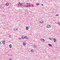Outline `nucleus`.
<instances>
[{
	"instance_id": "4468645a",
	"label": "nucleus",
	"mask_w": 60,
	"mask_h": 60,
	"mask_svg": "<svg viewBox=\"0 0 60 60\" xmlns=\"http://www.w3.org/2000/svg\"><path fill=\"white\" fill-rule=\"evenodd\" d=\"M29 27H26V30H28V28Z\"/></svg>"
},
{
	"instance_id": "bb28decb",
	"label": "nucleus",
	"mask_w": 60,
	"mask_h": 60,
	"mask_svg": "<svg viewBox=\"0 0 60 60\" xmlns=\"http://www.w3.org/2000/svg\"><path fill=\"white\" fill-rule=\"evenodd\" d=\"M30 5H31V4H30Z\"/></svg>"
},
{
	"instance_id": "aec40b11",
	"label": "nucleus",
	"mask_w": 60,
	"mask_h": 60,
	"mask_svg": "<svg viewBox=\"0 0 60 60\" xmlns=\"http://www.w3.org/2000/svg\"><path fill=\"white\" fill-rule=\"evenodd\" d=\"M58 24L59 25H60V23L59 22H58Z\"/></svg>"
},
{
	"instance_id": "9b49d317",
	"label": "nucleus",
	"mask_w": 60,
	"mask_h": 60,
	"mask_svg": "<svg viewBox=\"0 0 60 60\" xmlns=\"http://www.w3.org/2000/svg\"><path fill=\"white\" fill-rule=\"evenodd\" d=\"M27 4L26 5H24V6L25 7H27Z\"/></svg>"
},
{
	"instance_id": "f3484780",
	"label": "nucleus",
	"mask_w": 60,
	"mask_h": 60,
	"mask_svg": "<svg viewBox=\"0 0 60 60\" xmlns=\"http://www.w3.org/2000/svg\"><path fill=\"white\" fill-rule=\"evenodd\" d=\"M36 5H40V4L39 3H37L36 4Z\"/></svg>"
},
{
	"instance_id": "412c9836",
	"label": "nucleus",
	"mask_w": 60,
	"mask_h": 60,
	"mask_svg": "<svg viewBox=\"0 0 60 60\" xmlns=\"http://www.w3.org/2000/svg\"><path fill=\"white\" fill-rule=\"evenodd\" d=\"M19 40H21V38H19Z\"/></svg>"
},
{
	"instance_id": "0eeeda50",
	"label": "nucleus",
	"mask_w": 60,
	"mask_h": 60,
	"mask_svg": "<svg viewBox=\"0 0 60 60\" xmlns=\"http://www.w3.org/2000/svg\"><path fill=\"white\" fill-rule=\"evenodd\" d=\"M9 48H12V45L10 44L9 45Z\"/></svg>"
},
{
	"instance_id": "dca6fc26",
	"label": "nucleus",
	"mask_w": 60,
	"mask_h": 60,
	"mask_svg": "<svg viewBox=\"0 0 60 60\" xmlns=\"http://www.w3.org/2000/svg\"><path fill=\"white\" fill-rule=\"evenodd\" d=\"M48 45L50 47H51V46H52V45L50 44H48Z\"/></svg>"
},
{
	"instance_id": "9d476101",
	"label": "nucleus",
	"mask_w": 60,
	"mask_h": 60,
	"mask_svg": "<svg viewBox=\"0 0 60 60\" xmlns=\"http://www.w3.org/2000/svg\"><path fill=\"white\" fill-rule=\"evenodd\" d=\"M18 5H19V6H22V4H21L20 3H18Z\"/></svg>"
},
{
	"instance_id": "a878e982",
	"label": "nucleus",
	"mask_w": 60,
	"mask_h": 60,
	"mask_svg": "<svg viewBox=\"0 0 60 60\" xmlns=\"http://www.w3.org/2000/svg\"><path fill=\"white\" fill-rule=\"evenodd\" d=\"M9 60H12V59H10Z\"/></svg>"
},
{
	"instance_id": "2eb2a0df",
	"label": "nucleus",
	"mask_w": 60,
	"mask_h": 60,
	"mask_svg": "<svg viewBox=\"0 0 60 60\" xmlns=\"http://www.w3.org/2000/svg\"><path fill=\"white\" fill-rule=\"evenodd\" d=\"M2 42L3 44H4V43H5V42H4V41H2Z\"/></svg>"
},
{
	"instance_id": "4be33fe9",
	"label": "nucleus",
	"mask_w": 60,
	"mask_h": 60,
	"mask_svg": "<svg viewBox=\"0 0 60 60\" xmlns=\"http://www.w3.org/2000/svg\"><path fill=\"white\" fill-rule=\"evenodd\" d=\"M41 5H42V6H43V4H41Z\"/></svg>"
},
{
	"instance_id": "f8f14e48",
	"label": "nucleus",
	"mask_w": 60,
	"mask_h": 60,
	"mask_svg": "<svg viewBox=\"0 0 60 60\" xmlns=\"http://www.w3.org/2000/svg\"><path fill=\"white\" fill-rule=\"evenodd\" d=\"M30 51L31 52H34V50L33 49H31V50Z\"/></svg>"
},
{
	"instance_id": "b1692460",
	"label": "nucleus",
	"mask_w": 60,
	"mask_h": 60,
	"mask_svg": "<svg viewBox=\"0 0 60 60\" xmlns=\"http://www.w3.org/2000/svg\"><path fill=\"white\" fill-rule=\"evenodd\" d=\"M9 37L10 38H11V35L9 36Z\"/></svg>"
},
{
	"instance_id": "39448f33",
	"label": "nucleus",
	"mask_w": 60,
	"mask_h": 60,
	"mask_svg": "<svg viewBox=\"0 0 60 60\" xmlns=\"http://www.w3.org/2000/svg\"><path fill=\"white\" fill-rule=\"evenodd\" d=\"M41 41H43V42H44V41H45V40L43 39L42 38L41 39Z\"/></svg>"
},
{
	"instance_id": "5701e85b",
	"label": "nucleus",
	"mask_w": 60,
	"mask_h": 60,
	"mask_svg": "<svg viewBox=\"0 0 60 60\" xmlns=\"http://www.w3.org/2000/svg\"><path fill=\"white\" fill-rule=\"evenodd\" d=\"M36 45H34V46L35 47H36Z\"/></svg>"
},
{
	"instance_id": "6e6552de",
	"label": "nucleus",
	"mask_w": 60,
	"mask_h": 60,
	"mask_svg": "<svg viewBox=\"0 0 60 60\" xmlns=\"http://www.w3.org/2000/svg\"><path fill=\"white\" fill-rule=\"evenodd\" d=\"M14 31H15V32H16L18 30V29H14Z\"/></svg>"
},
{
	"instance_id": "423d86ee",
	"label": "nucleus",
	"mask_w": 60,
	"mask_h": 60,
	"mask_svg": "<svg viewBox=\"0 0 60 60\" xmlns=\"http://www.w3.org/2000/svg\"><path fill=\"white\" fill-rule=\"evenodd\" d=\"M23 45L24 46H26V43H25V42H23Z\"/></svg>"
},
{
	"instance_id": "7ed1b4c3",
	"label": "nucleus",
	"mask_w": 60,
	"mask_h": 60,
	"mask_svg": "<svg viewBox=\"0 0 60 60\" xmlns=\"http://www.w3.org/2000/svg\"><path fill=\"white\" fill-rule=\"evenodd\" d=\"M9 3H6L5 4V6H9Z\"/></svg>"
},
{
	"instance_id": "f03ea898",
	"label": "nucleus",
	"mask_w": 60,
	"mask_h": 60,
	"mask_svg": "<svg viewBox=\"0 0 60 60\" xmlns=\"http://www.w3.org/2000/svg\"><path fill=\"white\" fill-rule=\"evenodd\" d=\"M53 40L54 42H56V38H53Z\"/></svg>"
},
{
	"instance_id": "393cba45",
	"label": "nucleus",
	"mask_w": 60,
	"mask_h": 60,
	"mask_svg": "<svg viewBox=\"0 0 60 60\" xmlns=\"http://www.w3.org/2000/svg\"><path fill=\"white\" fill-rule=\"evenodd\" d=\"M1 44H2V43H1V42H0V45H1Z\"/></svg>"
},
{
	"instance_id": "f257e3e1",
	"label": "nucleus",
	"mask_w": 60,
	"mask_h": 60,
	"mask_svg": "<svg viewBox=\"0 0 60 60\" xmlns=\"http://www.w3.org/2000/svg\"><path fill=\"white\" fill-rule=\"evenodd\" d=\"M21 38L22 39H27V36H24L22 35V36Z\"/></svg>"
},
{
	"instance_id": "ddd939ff",
	"label": "nucleus",
	"mask_w": 60,
	"mask_h": 60,
	"mask_svg": "<svg viewBox=\"0 0 60 60\" xmlns=\"http://www.w3.org/2000/svg\"><path fill=\"white\" fill-rule=\"evenodd\" d=\"M25 4H27V6H28V5H30V4L28 3H26Z\"/></svg>"
},
{
	"instance_id": "1a4fd4ad",
	"label": "nucleus",
	"mask_w": 60,
	"mask_h": 60,
	"mask_svg": "<svg viewBox=\"0 0 60 60\" xmlns=\"http://www.w3.org/2000/svg\"><path fill=\"white\" fill-rule=\"evenodd\" d=\"M39 23H41V24H42V23H43V21H41V22L40 21H39Z\"/></svg>"
},
{
	"instance_id": "20e7f679",
	"label": "nucleus",
	"mask_w": 60,
	"mask_h": 60,
	"mask_svg": "<svg viewBox=\"0 0 60 60\" xmlns=\"http://www.w3.org/2000/svg\"><path fill=\"white\" fill-rule=\"evenodd\" d=\"M46 27L47 28H48L50 27V26L49 25H47L46 26Z\"/></svg>"
},
{
	"instance_id": "a211bd4d",
	"label": "nucleus",
	"mask_w": 60,
	"mask_h": 60,
	"mask_svg": "<svg viewBox=\"0 0 60 60\" xmlns=\"http://www.w3.org/2000/svg\"><path fill=\"white\" fill-rule=\"evenodd\" d=\"M56 16H59V15H58V14H56Z\"/></svg>"
},
{
	"instance_id": "6ab92c4d",
	"label": "nucleus",
	"mask_w": 60,
	"mask_h": 60,
	"mask_svg": "<svg viewBox=\"0 0 60 60\" xmlns=\"http://www.w3.org/2000/svg\"><path fill=\"white\" fill-rule=\"evenodd\" d=\"M49 39L50 40H52V38H49Z\"/></svg>"
}]
</instances>
